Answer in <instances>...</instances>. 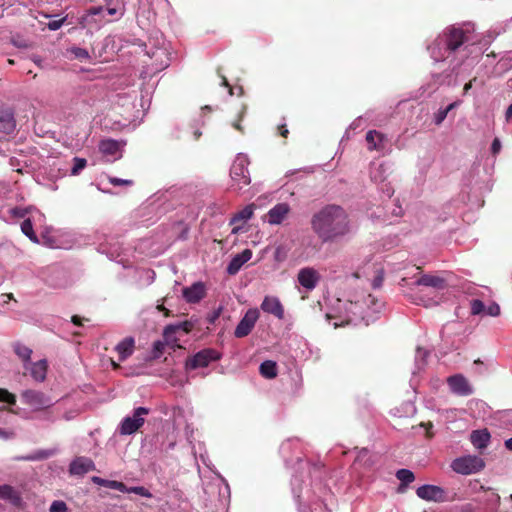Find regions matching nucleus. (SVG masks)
I'll list each match as a JSON object with an SVG mask.
<instances>
[{
  "mask_svg": "<svg viewBox=\"0 0 512 512\" xmlns=\"http://www.w3.org/2000/svg\"><path fill=\"white\" fill-rule=\"evenodd\" d=\"M311 228L322 242H332L349 233V216L341 206L329 204L312 216Z\"/></svg>",
  "mask_w": 512,
  "mask_h": 512,
  "instance_id": "nucleus-1",
  "label": "nucleus"
},
{
  "mask_svg": "<svg viewBox=\"0 0 512 512\" xmlns=\"http://www.w3.org/2000/svg\"><path fill=\"white\" fill-rule=\"evenodd\" d=\"M467 41L468 37L463 29L450 26L428 46V50L435 61H442L447 58V53L455 52Z\"/></svg>",
  "mask_w": 512,
  "mask_h": 512,
  "instance_id": "nucleus-2",
  "label": "nucleus"
},
{
  "mask_svg": "<svg viewBox=\"0 0 512 512\" xmlns=\"http://www.w3.org/2000/svg\"><path fill=\"white\" fill-rule=\"evenodd\" d=\"M485 467L482 458L475 455H467L456 458L451 463L454 472L462 475H470L480 472Z\"/></svg>",
  "mask_w": 512,
  "mask_h": 512,
  "instance_id": "nucleus-3",
  "label": "nucleus"
},
{
  "mask_svg": "<svg viewBox=\"0 0 512 512\" xmlns=\"http://www.w3.org/2000/svg\"><path fill=\"white\" fill-rule=\"evenodd\" d=\"M221 353L213 348H205L197 352L185 361L186 370H195L198 368L207 367L211 362L220 360Z\"/></svg>",
  "mask_w": 512,
  "mask_h": 512,
  "instance_id": "nucleus-4",
  "label": "nucleus"
},
{
  "mask_svg": "<svg viewBox=\"0 0 512 512\" xmlns=\"http://www.w3.org/2000/svg\"><path fill=\"white\" fill-rule=\"evenodd\" d=\"M230 176L234 182L233 185L239 190L249 185L250 175L248 171V160L245 156H238L235 159L230 169Z\"/></svg>",
  "mask_w": 512,
  "mask_h": 512,
  "instance_id": "nucleus-5",
  "label": "nucleus"
},
{
  "mask_svg": "<svg viewBox=\"0 0 512 512\" xmlns=\"http://www.w3.org/2000/svg\"><path fill=\"white\" fill-rule=\"evenodd\" d=\"M149 413V409L145 407H138L134 410L133 416L125 417L120 425L119 432L121 435H131L143 426L145 419L144 416Z\"/></svg>",
  "mask_w": 512,
  "mask_h": 512,
  "instance_id": "nucleus-6",
  "label": "nucleus"
},
{
  "mask_svg": "<svg viewBox=\"0 0 512 512\" xmlns=\"http://www.w3.org/2000/svg\"><path fill=\"white\" fill-rule=\"evenodd\" d=\"M22 401L35 411H40L52 406L53 402L45 393L37 390H25L21 394Z\"/></svg>",
  "mask_w": 512,
  "mask_h": 512,
  "instance_id": "nucleus-7",
  "label": "nucleus"
},
{
  "mask_svg": "<svg viewBox=\"0 0 512 512\" xmlns=\"http://www.w3.org/2000/svg\"><path fill=\"white\" fill-rule=\"evenodd\" d=\"M416 495L425 501L446 502L454 500V497H450L443 488L436 485H422L417 488Z\"/></svg>",
  "mask_w": 512,
  "mask_h": 512,
  "instance_id": "nucleus-8",
  "label": "nucleus"
},
{
  "mask_svg": "<svg viewBox=\"0 0 512 512\" xmlns=\"http://www.w3.org/2000/svg\"><path fill=\"white\" fill-rule=\"evenodd\" d=\"M194 328V323L192 321L186 320L178 324H170L164 328L163 337L168 343V345H172L173 349L182 348L180 344H178V338L175 336L177 332L182 331L186 334L190 333Z\"/></svg>",
  "mask_w": 512,
  "mask_h": 512,
  "instance_id": "nucleus-9",
  "label": "nucleus"
},
{
  "mask_svg": "<svg viewBox=\"0 0 512 512\" xmlns=\"http://www.w3.org/2000/svg\"><path fill=\"white\" fill-rule=\"evenodd\" d=\"M259 318V311L256 308L249 309L235 328L234 335L237 338L246 337L253 330Z\"/></svg>",
  "mask_w": 512,
  "mask_h": 512,
  "instance_id": "nucleus-10",
  "label": "nucleus"
},
{
  "mask_svg": "<svg viewBox=\"0 0 512 512\" xmlns=\"http://www.w3.org/2000/svg\"><path fill=\"white\" fill-rule=\"evenodd\" d=\"M321 275L313 267H304L298 271L297 281L307 291L315 289L320 282Z\"/></svg>",
  "mask_w": 512,
  "mask_h": 512,
  "instance_id": "nucleus-11",
  "label": "nucleus"
},
{
  "mask_svg": "<svg viewBox=\"0 0 512 512\" xmlns=\"http://www.w3.org/2000/svg\"><path fill=\"white\" fill-rule=\"evenodd\" d=\"M447 383L451 392L456 395L468 396L473 393L471 385L462 374H455L448 377Z\"/></svg>",
  "mask_w": 512,
  "mask_h": 512,
  "instance_id": "nucleus-12",
  "label": "nucleus"
},
{
  "mask_svg": "<svg viewBox=\"0 0 512 512\" xmlns=\"http://www.w3.org/2000/svg\"><path fill=\"white\" fill-rule=\"evenodd\" d=\"M96 469L94 462L84 456L76 457L69 466V472L71 475L82 476L90 471Z\"/></svg>",
  "mask_w": 512,
  "mask_h": 512,
  "instance_id": "nucleus-13",
  "label": "nucleus"
},
{
  "mask_svg": "<svg viewBox=\"0 0 512 512\" xmlns=\"http://www.w3.org/2000/svg\"><path fill=\"white\" fill-rule=\"evenodd\" d=\"M260 307L264 312L272 314L280 320L284 319V307L279 298L275 296H265Z\"/></svg>",
  "mask_w": 512,
  "mask_h": 512,
  "instance_id": "nucleus-14",
  "label": "nucleus"
},
{
  "mask_svg": "<svg viewBox=\"0 0 512 512\" xmlns=\"http://www.w3.org/2000/svg\"><path fill=\"white\" fill-rule=\"evenodd\" d=\"M363 273L366 275H372V287L374 289L380 288L383 281L384 267L381 262H370L365 263L363 267Z\"/></svg>",
  "mask_w": 512,
  "mask_h": 512,
  "instance_id": "nucleus-15",
  "label": "nucleus"
},
{
  "mask_svg": "<svg viewBox=\"0 0 512 512\" xmlns=\"http://www.w3.org/2000/svg\"><path fill=\"white\" fill-rule=\"evenodd\" d=\"M205 296L206 289L202 282H196L192 286L183 289V297L188 303H198Z\"/></svg>",
  "mask_w": 512,
  "mask_h": 512,
  "instance_id": "nucleus-16",
  "label": "nucleus"
},
{
  "mask_svg": "<svg viewBox=\"0 0 512 512\" xmlns=\"http://www.w3.org/2000/svg\"><path fill=\"white\" fill-rule=\"evenodd\" d=\"M290 212L287 203H279L269 210L267 213L268 223L272 225L281 224Z\"/></svg>",
  "mask_w": 512,
  "mask_h": 512,
  "instance_id": "nucleus-17",
  "label": "nucleus"
},
{
  "mask_svg": "<svg viewBox=\"0 0 512 512\" xmlns=\"http://www.w3.org/2000/svg\"><path fill=\"white\" fill-rule=\"evenodd\" d=\"M124 142H119L114 139H104L99 143V151L104 156H111L114 159L121 157V155L117 156L120 153L121 147L124 145Z\"/></svg>",
  "mask_w": 512,
  "mask_h": 512,
  "instance_id": "nucleus-18",
  "label": "nucleus"
},
{
  "mask_svg": "<svg viewBox=\"0 0 512 512\" xmlns=\"http://www.w3.org/2000/svg\"><path fill=\"white\" fill-rule=\"evenodd\" d=\"M252 257V251L245 249L241 253L235 255L227 266V273L229 275H235L241 269V267L248 262Z\"/></svg>",
  "mask_w": 512,
  "mask_h": 512,
  "instance_id": "nucleus-19",
  "label": "nucleus"
},
{
  "mask_svg": "<svg viewBox=\"0 0 512 512\" xmlns=\"http://www.w3.org/2000/svg\"><path fill=\"white\" fill-rule=\"evenodd\" d=\"M16 128V121L12 109L0 110V132L11 134Z\"/></svg>",
  "mask_w": 512,
  "mask_h": 512,
  "instance_id": "nucleus-20",
  "label": "nucleus"
},
{
  "mask_svg": "<svg viewBox=\"0 0 512 512\" xmlns=\"http://www.w3.org/2000/svg\"><path fill=\"white\" fill-rule=\"evenodd\" d=\"M134 348L135 340L132 337H127L119 342L115 347V350L119 356V361H125L128 357H130L134 352Z\"/></svg>",
  "mask_w": 512,
  "mask_h": 512,
  "instance_id": "nucleus-21",
  "label": "nucleus"
},
{
  "mask_svg": "<svg viewBox=\"0 0 512 512\" xmlns=\"http://www.w3.org/2000/svg\"><path fill=\"white\" fill-rule=\"evenodd\" d=\"M370 178L375 183L382 184L384 182V159L379 157L370 163Z\"/></svg>",
  "mask_w": 512,
  "mask_h": 512,
  "instance_id": "nucleus-22",
  "label": "nucleus"
},
{
  "mask_svg": "<svg viewBox=\"0 0 512 512\" xmlns=\"http://www.w3.org/2000/svg\"><path fill=\"white\" fill-rule=\"evenodd\" d=\"M417 285L426 287H433L436 289H443L445 287V280L439 276L424 274L419 277L416 282Z\"/></svg>",
  "mask_w": 512,
  "mask_h": 512,
  "instance_id": "nucleus-23",
  "label": "nucleus"
},
{
  "mask_svg": "<svg viewBox=\"0 0 512 512\" xmlns=\"http://www.w3.org/2000/svg\"><path fill=\"white\" fill-rule=\"evenodd\" d=\"M489 440L490 434L486 429L476 430L473 431L471 434V442L478 449L486 448L489 443Z\"/></svg>",
  "mask_w": 512,
  "mask_h": 512,
  "instance_id": "nucleus-24",
  "label": "nucleus"
},
{
  "mask_svg": "<svg viewBox=\"0 0 512 512\" xmlns=\"http://www.w3.org/2000/svg\"><path fill=\"white\" fill-rule=\"evenodd\" d=\"M397 479L401 482L398 487V492L403 493L406 490L408 484L412 483L415 480L414 473L409 469H399L396 472Z\"/></svg>",
  "mask_w": 512,
  "mask_h": 512,
  "instance_id": "nucleus-25",
  "label": "nucleus"
},
{
  "mask_svg": "<svg viewBox=\"0 0 512 512\" xmlns=\"http://www.w3.org/2000/svg\"><path fill=\"white\" fill-rule=\"evenodd\" d=\"M0 499L9 500L12 504L17 505L21 497L19 493L10 485H0Z\"/></svg>",
  "mask_w": 512,
  "mask_h": 512,
  "instance_id": "nucleus-26",
  "label": "nucleus"
},
{
  "mask_svg": "<svg viewBox=\"0 0 512 512\" xmlns=\"http://www.w3.org/2000/svg\"><path fill=\"white\" fill-rule=\"evenodd\" d=\"M366 142L368 150H379L382 146L383 135L375 130H370L366 134Z\"/></svg>",
  "mask_w": 512,
  "mask_h": 512,
  "instance_id": "nucleus-27",
  "label": "nucleus"
},
{
  "mask_svg": "<svg viewBox=\"0 0 512 512\" xmlns=\"http://www.w3.org/2000/svg\"><path fill=\"white\" fill-rule=\"evenodd\" d=\"M47 368L48 365L46 360H40L32 365L30 370L31 376L36 381L42 382L46 378Z\"/></svg>",
  "mask_w": 512,
  "mask_h": 512,
  "instance_id": "nucleus-28",
  "label": "nucleus"
},
{
  "mask_svg": "<svg viewBox=\"0 0 512 512\" xmlns=\"http://www.w3.org/2000/svg\"><path fill=\"white\" fill-rule=\"evenodd\" d=\"M260 374L267 379H273L277 376V364L272 360H266L260 364Z\"/></svg>",
  "mask_w": 512,
  "mask_h": 512,
  "instance_id": "nucleus-29",
  "label": "nucleus"
},
{
  "mask_svg": "<svg viewBox=\"0 0 512 512\" xmlns=\"http://www.w3.org/2000/svg\"><path fill=\"white\" fill-rule=\"evenodd\" d=\"M253 212H254V205L253 204L247 205L242 210H240L239 212L234 214V216L232 217L230 223L231 224H236V223H238L240 221H243V222L247 221V220H249L253 216Z\"/></svg>",
  "mask_w": 512,
  "mask_h": 512,
  "instance_id": "nucleus-30",
  "label": "nucleus"
},
{
  "mask_svg": "<svg viewBox=\"0 0 512 512\" xmlns=\"http://www.w3.org/2000/svg\"><path fill=\"white\" fill-rule=\"evenodd\" d=\"M21 231L26 235L33 243H39V239L33 230L32 221L28 218L21 223Z\"/></svg>",
  "mask_w": 512,
  "mask_h": 512,
  "instance_id": "nucleus-31",
  "label": "nucleus"
},
{
  "mask_svg": "<svg viewBox=\"0 0 512 512\" xmlns=\"http://www.w3.org/2000/svg\"><path fill=\"white\" fill-rule=\"evenodd\" d=\"M14 351L18 355V357L21 358L23 361L30 360L32 350L30 348H28L27 346H24L21 344H16L14 346Z\"/></svg>",
  "mask_w": 512,
  "mask_h": 512,
  "instance_id": "nucleus-32",
  "label": "nucleus"
},
{
  "mask_svg": "<svg viewBox=\"0 0 512 512\" xmlns=\"http://www.w3.org/2000/svg\"><path fill=\"white\" fill-rule=\"evenodd\" d=\"M247 113V106L242 104L240 109L238 110L237 112V119L235 121L232 122V126L238 130L239 132L243 133L244 132V128L241 126V121L242 119L244 118V116L246 115Z\"/></svg>",
  "mask_w": 512,
  "mask_h": 512,
  "instance_id": "nucleus-33",
  "label": "nucleus"
},
{
  "mask_svg": "<svg viewBox=\"0 0 512 512\" xmlns=\"http://www.w3.org/2000/svg\"><path fill=\"white\" fill-rule=\"evenodd\" d=\"M166 341H155L154 344H153V349H152V358L153 359H157L159 358L163 352H164V349H165V345H166Z\"/></svg>",
  "mask_w": 512,
  "mask_h": 512,
  "instance_id": "nucleus-34",
  "label": "nucleus"
},
{
  "mask_svg": "<svg viewBox=\"0 0 512 512\" xmlns=\"http://www.w3.org/2000/svg\"><path fill=\"white\" fill-rule=\"evenodd\" d=\"M486 308L484 303L479 299H473L471 301V314L472 315H479L483 312H485Z\"/></svg>",
  "mask_w": 512,
  "mask_h": 512,
  "instance_id": "nucleus-35",
  "label": "nucleus"
},
{
  "mask_svg": "<svg viewBox=\"0 0 512 512\" xmlns=\"http://www.w3.org/2000/svg\"><path fill=\"white\" fill-rule=\"evenodd\" d=\"M73 161H74V164L71 169V173H72V175H77V174H79V172L81 170H83L86 167L87 161L84 158H78V157L74 158Z\"/></svg>",
  "mask_w": 512,
  "mask_h": 512,
  "instance_id": "nucleus-36",
  "label": "nucleus"
},
{
  "mask_svg": "<svg viewBox=\"0 0 512 512\" xmlns=\"http://www.w3.org/2000/svg\"><path fill=\"white\" fill-rule=\"evenodd\" d=\"M0 402H5L14 405L16 403V397L8 390L0 388Z\"/></svg>",
  "mask_w": 512,
  "mask_h": 512,
  "instance_id": "nucleus-37",
  "label": "nucleus"
},
{
  "mask_svg": "<svg viewBox=\"0 0 512 512\" xmlns=\"http://www.w3.org/2000/svg\"><path fill=\"white\" fill-rule=\"evenodd\" d=\"M106 488L118 490L122 493L128 491V487L123 482L116 480H107Z\"/></svg>",
  "mask_w": 512,
  "mask_h": 512,
  "instance_id": "nucleus-38",
  "label": "nucleus"
},
{
  "mask_svg": "<svg viewBox=\"0 0 512 512\" xmlns=\"http://www.w3.org/2000/svg\"><path fill=\"white\" fill-rule=\"evenodd\" d=\"M125 493H134V494L140 495L142 497H147V498H150L152 496V494L149 492V490L143 486L130 487V488H128V491H126Z\"/></svg>",
  "mask_w": 512,
  "mask_h": 512,
  "instance_id": "nucleus-39",
  "label": "nucleus"
},
{
  "mask_svg": "<svg viewBox=\"0 0 512 512\" xmlns=\"http://www.w3.org/2000/svg\"><path fill=\"white\" fill-rule=\"evenodd\" d=\"M50 512H69L68 507L64 501L56 500L53 501L50 508Z\"/></svg>",
  "mask_w": 512,
  "mask_h": 512,
  "instance_id": "nucleus-40",
  "label": "nucleus"
},
{
  "mask_svg": "<svg viewBox=\"0 0 512 512\" xmlns=\"http://www.w3.org/2000/svg\"><path fill=\"white\" fill-rule=\"evenodd\" d=\"M71 53L74 55L76 59L79 60H86L89 58V53L86 49L79 48V47H73L71 49Z\"/></svg>",
  "mask_w": 512,
  "mask_h": 512,
  "instance_id": "nucleus-41",
  "label": "nucleus"
},
{
  "mask_svg": "<svg viewBox=\"0 0 512 512\" xmlns=\"http://www.w3.org/2000/svg\"><path fill=\"white\" fill-rule=\"evenodd\" d=\"M394 208L391 211V214L395 217H401L404 214V210L398 199L393 200Z\"/></svg>",
  "mask_w": 512,
  "mask_h": 512,
  "instance_id": "nucleus-42",
  "label": "nucleus"
},
{
  "mask_svg": "<svg viewBox=\"0 0 512 512\" xmlns=\"http://www.w3.org/2000/svg\"><path fill=\"white\" fill-rule=\"evenodd\" d=\"M109 182L114 186H122V185H132V180L120 179L117 177H110Z\"/></svg>",
  "mask_w": 512,
  "mask_h": 512,
  "instance_id": "nucleus-43",
  "label": "nucleus"
},
{
  "mask_svg": "<svg viewBox=\"0 0 512 512\" xmlns=\"http://www.w3.org/2000/svg\"><path fill=\"white\" fill-rule=\"evenodd\" d=\"M65 19L66 18H61L59 20H53V21H50L48 24H47V27L52 30V31H56L58 30L59 28L62 27V25L64 24L65 22Z\"/></svg>",
  "mask_w": 512,
  "mask_h": 512,
  "instance_id": "nucleus-44",
  "label": "nucleus"
},
{
  "mask_svg": "<svg viewBox=\"0 0 512 512\" xmlns=\"http://www.w3.org/2000/svg\"><path fill=\"white\" fill-rule=\"evenodd\" d=\"M420 427H423L426 431V437L428 439H431L433 437V432H432V428H433V423L432 422H421L419 424Z\"/></svg>",
  "mask_w": 512,
  "mask_h": 512,
  "instance_id": "nucleus-45",
  "label": "nucleus"
},
{
  "mask_svg": "<svg viewBox=\"0 0 512 512\" xmlns=\"http://www.w3.org/2000/svg\"><path fill=\"white\" fill-rule=\"evenodd\" d=\"M447 115H448L447 110H445V109H440V110L435 114V124H436V125H440V124L445 120V118L447 117Z\"/></svg>",
  "mask_w": 512,
  "mask_h": 512,
  "instance_id": "nucleus-46",
  "label": "nucleus"
},
{
  "mask_svg": "<svg viewBox=\"0 0 512 512\" xmlns=\"http://www.w3.org/2000/svg\"><path fill=\"white\" fill-rule=\"evenodd\" d=\"M485 312L490 316H498L500 314V307L498 304L493 303L485 310Z\"/></svg>",
  "mask_w": 512,
  "mask_h": 512,
  "instance_id": "nucleus-47",
  "label": "nucleus"
},
{
  "mask_svg": "<svg viewBox=\"0 0 512 512\" xmlns=\"http://www.w3.org/2000/svg\"><path fill=\"white\" fill-rule=\"evenodd\" d=\"M501 150V142L499 138H495L491 144V152L493 155H497Z\"/></svg>",
  "mask_w": 512,
  "mask_h": 512,
  "instance_id": "nucleus-48",
  "label": "nucleus"
},
{
  "mask_svg": "<svg viewBox=\"0 0 512 512\" xmlns=\"http://www.w3.org/2000/svg\"><path fill=\"white\" fill-rule=\"evenodd\" d=\"M12 214L16 217H19V218H22L26 215L27 211L25 209H22V208H13L12 209Z\"/></svg>",
  "mask_w": 512,
  "mask_h": 512,
  "instance_id": "nucleus-49",
  "label": "nucleus"
},
{
  "mask_svg": "<svg viewBox=\"0 0 512 512\" xmlns=\"http://www.w3.org/2000/svg\"><path fill=\"white\" fill-rule=\"evenodd\" d=\"M278 132H279L280 136H282L283 138H287L288 134H289V130H288L286 124L279 125Z\"/></svg>",
  "mask_w": 512,
  "mask_h": 512,
  "instance_id": "nucleus-50",
  "label": "nucleus"
},
{
  "mask_svg": "<svg viewBox=\"0 0 512 512\" xmlns=\"http://www.w3.org/2000/svg\"><path fill=\"white\" fill-rule=\"evenodd\" d=\"M156 309L159 311V312H162L163 315L165 317H170L172 316V313L169 309H167L163 304H158Z\"/></svg>",
  "mask_w": 512,
  "mask_h": 512,
  "instance_id": "nucleus-51",
  "label": "nucleus"
},
{
  "mask_svg": "<svg viewBox=\"0 0 512 512\" xmlns=\"http://www.w3.org/2000/svg\"><path fill=\"white\" fill-rule=\"evenodd\" d=\"M92 482L99 485V486H103V487H106V483H107V480L106 479H103L101 477H98V476H93L91 478Z\"/></svg>",
  "mask_w": 512,
  "mask_h": 512,
  "instance_id": "nucleus-52",
  "label": "nucleus"
},
{
  "mask_svg": "<svg viewBox=\"0 0 512 512\" xmlns=\"http://www.w3.org/2000/svg\"><path fill=\"white\" fill-rule=\"evenodd\" d=\"M102 11H103V7H102V6H98V7H91V8L89 9V14H91V15H98V14H100Z\"/></svg>",
  "mask_w": 512,
  "mask_h": 512,
  "instance_id": "nucleus-53",
  "label": "nucleus"
},
{
  "mask_svg": "<svg viewBox=\"0 0 512 512\" xmlns=\"http://www.w3.org/2000/svg\"><path fill=\"white\" fill-rule=\"evenodd\" d=\"M505 119L507 122H512V104L506 110Z\"/></svg>",
  "mask_w": 512,
  "mask_h": 512,
  "instance_id": "nucleus-54",
  "label": "nucleus"
},
{
  "mask_svg": "<svg viewBox=\"0 0 512 512\" xmlns=\"http://www.w3.org/2000/svg\"><path fill=\"white\" fill-rule=\"evenodd\" d=\"M71 321L76 326H82L83 325L82 324V318L80 316H78V315L72 316Z\"/></svg>",
  "mask_w": 512,
  "mask_h": 512,
  "instance_id": "nucleus-55",
  "label": "nucleus"
},
{
  "mask_svg": "<svg viewBox=\"0 0 512 512\" xmlns=\"http://www.w3.org/2000/svg\"><path fill=\"white\" fill-rule=\"evenodd\" d=\"M473 81H476V78L470 80L469 82H467L465 85H464V88H463V94H467L469 92V90L472 88V83Z\"/></svg>",
  "mask_w": 512,
  "mask_h": 512,
  "instance_id": "nucleus-56",
  "label": "nucleus"
},
{
  "mask_svg": "<svg viewBox=\"0 0 512 512\" xmlns=\"http://www.w3.org/2000/svg\"><path fill=\"white\" fill-rule=\"evenodd\" d=\"M221 78H222V83H221V84H222L223 86H225V87H229V89H230V94H232V88L230 87V85H229V83H228L227 78H226V77H224V76H222Z\"/></svg>",
  "mask_w": 512,
  "mask_h": 512,
  "instance_id": "nucleus-57",
  "label": "nucleus"
},
{
  "mask_svg": "<svg viewBox=\"0 0 512 512\" xmlns=\"http://www.w3.org/2000/svg\"><path fill=\"white\" fill-rule=\"evenodd\" d=\"M459 103L458 102H453L451 103L450 105H448L446 108H444L445 110H447V112L449 113L452 109H454Z\"/></svg>",
  "mask_w": 512,
  "mask_h": 512,
  "instance_id": "nucleus-58",
  "label": "nucleus"
},
{
  "mask_svg": "<svg viewBox=\"0 0 512 512\" xmlns=\"http://www.w3.org/2000/svg\"><path fill=\"white\" fill-rule=\"evenodd\" d=\"M505 447L509 450H512V437L505 441Z\"/></svg>",
  "mask_w": 512,
  "mask_h": 512,
  "instance_id": "nucleus-59",
  "label": "nucleus"
},
{
  "mask_svg": "<svg viewBox=\"0 0 512 512\" xmlns=\"http://www.w3.org/2000/svg\"><path fill=\"white\" fill-rule=\"evenodd\" d=\"M368 301H369V303L371 305H375L376 304V298L372 294H369Z\"/></svg>",
  "mask_w": 512,
  "mask_h": 512,
  "instance_id": "nucleus-60",
  "label": "nucleus"
},
{
  "mask_svg": "<svg viewBox=\"0 0 512 512\" xmlns=\"http://www.w3.org/2000/svg\"><path fill=\"white\" fill-rule=\"evenodd\" d=\"M111 365L114 370H118L120 368L119 363L115 362L114 360H111Z\"/></svg>",
  "mask_w": 512,
  "mask_h": 512,
  "instance_id": "nucleus-61",
  "label": "nucleus"
},
{
  "mask_svg": "<svg viewBox=\"0 0 512 512\" xmlns=\"http://www.w3.org/2000/svg\"><path fill=\"white\" fill-rule=\"evenodd\" d=\"M107 11H108V14H110V15H114L116 13L115 8H108Z\"/></svg>",
  "mask_w": 512,
  "mask_h": 512,
  "instance_id": "nucleus-62",
  "label": "nucleus"
},
{
  "mask_svg": "<svg viewBox=\"0 0 512 512\" xmlns=\"http://www.w3.org/2000/svg\"><path fill=\"white\" fill-rule=\"evenodd\" d=\"M200 136H201V132L198 130L195 131V138L198 139Z\"/></svg>",
  "mask_w": 512,
  "mask_h": 512,
  "instance_id": "nucleus-63",
  "label": "nucleus"
},
{
  "mask_svg": "<svg viewBox=\"0 0 512 512\" xmlns=\"http://www.w3.org/2000/svg\"><path fill=\"white\" fill-rule=\"evenodd\" d=\"M239 229H240L239 227H234L232 229V233H234V234L238 233Z\"/></svg>",
  "mask_w": 512,
  "mask_h": 512,
  "instance_id": "nucleus-64",
  "label": "nucleus"
}]
</instances>
